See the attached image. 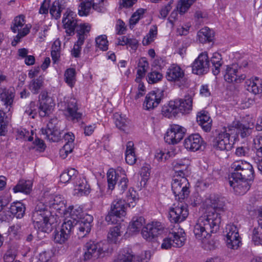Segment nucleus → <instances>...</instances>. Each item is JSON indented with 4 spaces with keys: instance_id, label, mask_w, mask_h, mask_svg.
Returning a JSON list of instances; mask_svg holds the SVG:
<instances>
[{
    "instance_id": "nucleus-1",
    "label": "nucleus",
    "mask_w": 262,
    "mask_h": 262,
    "mask_svg": "<svg viewBox=\"0 0 262 262\" xmlns=\"http://www.w3.org/2000/svg\"><path fill=\"white\" fill-rule=\"evenodd\" d=\"M221 221L220 214L216 212H208L200 217L193 227L195 238L200 241L210 237L219 230Z\"/></svg>"
},
{
    "instance_id": "nucleus-2",
    "label": "nucleus",
    "mask_w": 262,
    "mask_h": 262,
    "mask_svg": "<svg viewBox=\"0 0 262 262\" xmlns=\"http://www.w3.org/2000/svg\"><path fill=\"white\" fill-rule=\"evenodd\" d=\"M52 217L51 211L42 202H39L32 212V220L35 228L39 231L49 233L52 231V224L50 221Z\"/></svg>"
},
{
    "instance_id": "nucleus-3",
    "label": "nucleus",
    "mask_w": 262,
    "mask_h": 262,
    "mask_svg": "<svg viewBox=\"0 0 262 262\" xmlns=\"http://www.w3.org/2000/svg\"><path fill=\"white\" fill-rule=\"evenodd\" d=\"M93 221V217L91 215H85L79 222L72 219H66L60 229L63 232L70 235L72 230L75 228L79 232L78 234L84 236L90 232Z\"/></svg>"
},
{
    "instance_id": "nucleus-4",
    "label": "nucleus",
    "mask_w": 262,
    "mask_h": 262,
    "mask_svg": "<svg viewBox=\"0 0 262 262\" xmlns=\"http://www.w3.org/2000/svg\"><path fill=\"white\" fill-rule=\"evenodd\" d=\"M231 174L229 178L233 180H249L253 181L254 171L252 165L244 160L235 161L231 165Z\"/></svg>"
},
{
    "instance_id": "nucleus-5",
    "label": "nucleus",
    "mask_w": 262,
    "mask_h": 262,
    "mask_svg": "<svg viewBox=\"0 0 262 262\" xmlns=\"http://www.w3.org/2000/svg\"><path fill=\"white\" fill-rule=\"evenodd\" d=\"M189 183L186 178L173 176L171 188L176 199L180 201L187 198L189 194Z\"/></svg>"
},
{
    "instance_id": "nucleus-6",
    "label": "nucleus",
    "mask_w": 262,
    "mask_h": 262,
    "mask_svg": "<svg viewBox=\"0 0 262 262\" xmlns=\"http://www.w3.org/2000/svg\"><path fill=\"white\" fill-rule=\"evenodd\" d=\"M83 250L84 260H89L99 258L104 253L106 248L101 242L90 241L85 244Z\"/></svg>"
},
{
    "instance_id": "nucleus-7",
    "label": "nucleus",
    "mask_w": 262,
    "mask_h": 262,
    "mask_svg": "<svg viewBox=\"0 0 262 262\" xmlns=\"http://www.w3.org/2000/svg\"><path fill=\"white\" fill-rule=\"evenodd\" d=\"M230 132L228 131V127H224L212 141V146L216 149L220 150H230L234 144L233 141L230 139L232 135Z\"/></svg>"
},
{
    "instance_id": "nucleus-8",
    "label": "nucleus",
    "mask_w": 262,
    "mask_h": 262,
    "mask_svg": "<svg viewBox=\"0 0 262 262\" xmlns=\"http://www.w3.org/2000/svg\"><path fill=\"white\" fill-rule=\"evenodd\" d=\"M78 7V14L80 16H87L91 9L97 12H104L105 10L104 0H80Z\"/></svg>"
},
{
    "instance_id": "nucleus-9",
    "label": "nucleus",
    "mask_w": 262,
    "mask_h": 262,
    "mask_svg": "<svg viewBox=\"0 0 262 262\" xmlns=\"http://www.w3.org/2000/svg\"><path fill=\"white\" fill-rule=\"evenodd\" d=\"M186 132V129L183 126L172 124L165 135L164 140L168 144H176L182 140Z\"/></svg>"
},
{
    "instance_id": "nucleus-10",
    "label": "nucleus",
    "mask_w": 262,
    "mask_h": 262,
    "mask_svg": "<svg viewBox=\"0 0 262 262\" xmlns=\"http://www.w3.org/2000/svg\"><path fill=\"white\" fill-rule=\"evenodd\" d=\"M41 133L46 136V138L52 142H58L61 138L62 133L58 126L57 118L51 119L47 125L46 128H42Z\"/></svg>"
},
{
    "instance_id": "nucleus-11",
    "label": "nucleus",
    "mask_w": 262,
    "mask_h": 262,
    "mask_svg": "<svg viewBox=\"0 0 262 262\" xmlns=\"http://www.w3.org/2000/svg\"><path fill=\"white\" fill-rule=\"evenodd\" d=\"M164 230L163 225L159 222H152L147 224L142 230L143 237L147 241H152Z\"/></svg>"
},
{
    "instance_id": "nucleus-12",
    "label": "nucleus",
    "mask_w": 262,
    "mask_h": 262,
    "mask_svg": "<svg viewBox=\"0 0 262 262\" xmlns=\"http://www.w3.org/2000/svg\"><path fill=\"white\" fill-rule=\"evenodd\" d=\"M210 60L207 52L201 53L193 61L192 66V73L202 75L207 73L209 70Z\"/></svg>"
},
{
    "instance_id": "nucleus-13",
    "label": "nucleus",
    "mask_w": 262,
    "mask_h": 262,
    "mask_svg": "<svg viewBox=\"0 0 262 262\" xmlns=\"http://www.w3.org/2000/svg\"><path fill=\"white\" fill-rule=\"evenodd\" d=\"M241 67L236 63L227 66L224 76L225 80L228 83L241 82L246 77L245 74L241 73Z\"/></svg>"
},
{
    "instance_id": "nucleus-14",
    "label": "nucleus",
    "mask_w": 262,
    "mask_h": 262,
    "mask_svg": "<svg viewBox=\"0 0 262 262\" xmlns=\"http://www.w3.org/2000/svg\"><path fill=\"white\" fill-rule=\"evenodd\" d=\"M253 125L249 123H243L239 121H233L231 125L228 126V131L231 134L235 133L237 136L245 138L250 136L253 131Z\"/></svg>"
},
{
    "instance_id": "nucleus-15",
    "label": "nucleus",
    "mask_w": 262,
    "mask_h": 262,
    "mask_svg": "<svg viewBox=\"0 0 262 262\" xmlns=\"http://www.w3.org/2000/svg\"><path fill=\"white\" fill-rule=\"evenodd\" d=\"M184 145L188 150L196 151L203 150L205 147V142L199 134H193L185 139Z\"/></svg>"
},
{
    "instance_id": "nucleus-16",
    "label": "nucleus",
    "mask_w": 262,
    "mask_h": 262,
    "mask_svg": "<svg viewBox=\"0 0 262 262\" xmlns=\"http://www.w3.org/2000/svg\"><path fill=\"white\" fill-rule=\"evenodd\" d=\"M188 215V210L186 205L179 204L169 209V217L171 222L177 223L184 221Z\"/></svg>"
},
{
    "instance_id": "nucleus-17",
    "label": "nucleus",
    "mask_w": 262,
    "mask_h": 262,
    "mask_svg": "<svg viewBox=\"0 0 262 262\" xmlns=\"http://www.w3.org/2000/svg\"><path fill=\"white\" fill-rule=\"evenodd\" d=\"M252 149L255 154L253 160L258 171L262 173V135H258L254 138Z\"/></svg>"
},
{
    "instance_id": "nucleus-18",
    "label": "nucleus",
    "mask_w": 262,
    "mask_h": 262,
    "mask_svg": "<svg viewBox=\"0 0 262 262\" xmlns=\"http://www.w3.org/2000/svg\"><path fill=\"white\" fill-rule=\"evenodd\" d=\"M163 98V92H151L146 96L143 105L147 110H152L158 106Z\"/></svg>"
},
{
    "instance_id": "nucleus-19",
    "label": "nucleus",
    "mask_w": 262,
    "mask_h": 262,
    "mask_svg": "<svg viewBox=\"0 0 262 262\" xmlns=\"http://www.w3.org/2000/svg\"><path fill=\"white\" fill-rule=\"evenodd\" d=\"M251 181L249 180H233V178H229V183L234 190V192L237 195H243L245 194L250 188V182Z\"/></svg>"
},
{
    "instance_id": "nucleus-20",
    "label": "nucleus",
    "mask_w": 262,
    "mask_h": 262,
    "mask_svg": "<svg viewBox=\"0 0 262 262\" xmlns=\"http://www.w3.org/2000/svg\"><path fill=\"white\" fill-rule=\"evenodd\" d=\"M184 76V72L183 70L177 64H173L167 69L166 77L170 81H179Z\"/></svg>"
},
{
    "instance_id": "nucleus-21",
    "label": "nucleus",
    "mask_w": 262,
    "mask_h": 262,
    "mask_svg": "<svg viewBox=\"0 0 262 262\" xmlns=\"http://www.w3.org/2000/svg\"><path fill=\"white\" fill-rule=\"evenodd\" d=\"M73 12H70L67 15L64 14L62 23L66 32L69 35L74 34L75 28L77 26V20L73 17Z\"/></svg>"
},
{
    "instance_id": "nucleus-22",
    "label": "nucleus",
    "mask_w": 262,
    "mask_h": 262,
    "mask_svg": "<svg viewBox=\"0 0 262 262\" xmlns=\"http://www.w3.org/2000/svg\"><path fill=\"white\" fill-rule=\"evenodd\" d=\"M193 98L190 95H185L183 99H176L177 107L182 114H189L192 108Z\"/></svg>"
},
{
    "instance_id": "nucleus-23",
    "label": "nucleus",
    "mask_w": 262,
    "mask_h": 262,
    "mask_svg": "<svg viewBox=\"0 0 262 262\" xmlns=\"http://www.w3.org/2000/svg\"><path fill=\"white\" fill-rule=\"evenodd\" d=\"M169 234L170 238H172L173 247L180 248L184 246L186 238L185 233L183 229H178L177 231H173Z\"/></svg>"
},
{
    "instance_id": "nucleus-24",
    "label": "nucleus",
    "mask_w": 262,
    "mask_h": 262,
    "mask_svg": "<svg viewBox=\"0 0 262 262\" xmlns=\"http://www.w3.org/2000/svg\"><path fill=\"white\" fill-rule=\"evenodd\" d=\"M63 214L66 215L69 214L70 216V219L78 222L80 220H81L82 219L84 218L85 215H89L87 213H84L82 211V208L78 206H70L68 210L66 209Z\"/></svg>"
},
{
    "instance_id": "nucleus-25",
    "label": "nucleus",
    "mask_w": 262,
    "mask_h": 262,
    "mask_svg": "<svg viewBox=\"0 0 262 262\" xmlns=\"http://www.w3.org/2000/svg\"><path fill=\"white\" fill-rule=\"evenodd\" d=\"M197 122L206 132H210L211 128L212 120L207 112L202 111L197 115Z\"/></svg>"
},
{
    "instance_id": "nucleus-26",
    "label": "nucleus",
    "mask_w": 262,
    "mask_h": 262,
    "mask_svg": "<svg viewBox=\"0 0 262 262\" xmlns=\"http://www.w3.org/2000/svg\"><path fill=\"white\" fill-rule=\"evenodd\" d=\"M77 110L78 107L76 100L75 99H71L67 104L66 115L73 120L75 119L78 120L81 118L82 114L77 112Z\"/></svg>"
},
{
    "instance_id": "nucleus-27",
    "label": "nucleus",
    "mask_w": 262,
    "mask_h": 262,
    "mask_svg": "<svg viewBox=\"0 0 262 262\" xmlns=\"http://www.w3.org/2000/svg\"><path fill=\"white\" fill-rule=\"evenodd\" d=\"M39 116L44 117L49 115L52 112L53 106L52 98H49L45 100H39Z\"/></svg>"
},
{
    "instance_id": "nucleus-28",
    "label": "nucleus",
    "mask_w": 262,
    "mask_h": 262,
    "mask_svg": "<svg viewBox=\"0 0 262 262\" xmlns=\"http://www.w3.org/2000/svg\"><path fill=\"white\" fill-rule=\"evenodd\" d=\"M178 102H176V99L174 100L170 101L167 105H165L162 108V113L163 115L169 118L176 116L179 112V107H177Z\"/></svg>"
},
{
    "instance_id": "nucleus-29",
    "label": "nucleus",
    "mask_w": 262,
    "mask_h": 262,
    "mask_svg": "<svg viewBox=\"0 0 262 262\" xmlns=\"http://www.w3.org/2000/svg\"><path fill=\"white\" fill-rule=\"evenodd\" d=\"M73 184L75 187V190L77 191L76 193L82 195L87 194L90 192V186L84 178L79 177L78 179L73 182Z\"/></svg>"
},
{
    "instance_id": "nucleus-30",
    "label": "nucleus",
    "mask_w": 262,
    "mask_h": 262,
    "mask_svg": "<svg viewBox=\"0 0 262 262\" xmlns=\"http://www.w3.org/2000/svg\"><path fill=\"white\" fill-rule=\"evenodd\" d=\"M247 90L254 94L262 92V79L255 77L252 80L246 81Z\"/></svg>"
},
{
    "instance_id": "nucleus-31",
    "label": "nucleus",
    "mask_w": 262,
    "mask_h": 262,
    "mask_svg": "<svg viewBox=\"0 0 262 262\" xmlns=\"http://www.w3.org/2000/svg\"><path fill=\"white\" fill-rule=\"evenodd\" d=\"M32 183L30 180H20L13 188V192L29 194L32 190Z\"/></svg>"
},
{
    "instance_id": "nucleus-32",
    "label": "nucleus",
    "mask_w": 262,
    "mask_h": 262,
    "mask_svg": "<svg viewBox=\"0 0 262 262\" xmlns=\"http://www.w3.org/2000/svg\"><path fill=\"white\" fill-rule=\"evenodd\" d=\"M173 170L174 171L173 176L186 178V177L190 174V170L187 164L181 162H176L173 164Z\"/></svg>"
},
{
    "instance_id": "nucleus-33",
    "label": "nucleus",
    "mask_w": 262,
    "mask_h": 262,
    "mask_svg": "<svg viewBox=\"0 0 262 262\" xmlns=\"http://www.w3.org/2000/svg\"><path fill=\"white\" fill-rule=\"evenodd\" d=\"M44 78L39 76L36 78L32 79L29 84V89L33 94H37L43 86Z\"/></svg>"
},
{
    "instance_id": "nucleus-34",
    "label": "nucleus",
    "mask_w": 262,
    "mask_h": 262,
    "mask_svg": "<svg viewBox=\"0 0 262 262\" xmlns=\"http://www.w3.org/2000/svg\"><path fill=\"white\" fill-rule=\"evenodd\" d=\"M134 146V144L132 141H128L126 144L125 161L130 165L134 164L137 160Z\"/></svg>"
},
{
    "instance_id": "nucleus-35",
    "label": "nucleus",
    "mask_w": 262,
    "mask_h": 262,
    "mask_svg": "<svg viewBox=\"0 0 262 262\" xmlns=\"http://www.w3.org/2000/svg\"><path fill=\"white\" fill-rule=\"evenodd\" d=\"M25 209V206L23 203L17 202L11 205L9 208V211L12 215L16 216V218L20 219L23 217Z\"/></svg>"
},
{
    "instance_id": "nucleus-36",
    "label": "nucleus",
    "mask_w": 262,
    "mask_h": 262,
    "mask_svg": "<svg viewBox=\"0 0 262 262\" xmlns=\"http://www.w3.org/2000/svg\"><path fill=\"white\" fill-rule=\"evenodd\" d=\"M209 205L215 210L214 212L217 213V211L223 210L225 204V199L224 198L214 195L211 196L209 199Z\"/></svg>"
},
{
    "instance_id": "nucleus-37",
    "label": "nucleus",
    "mask_w": 262,
    "mask_h": 262,
    "mask_svg": "<svg viewBox=\"0 0 262 262\" xmlns=\"http://www.w3.org/2000/svg\"><path fill=\"white\" fill-rule=\"evenodd\" d=\"M199 40L201 43L211 42L213 39V31L208 27L202 28L198 33Z\"/></svg>"
},
{
    "instance_id": "nucleus-38",
    "label": "nucleus",
    "mask_w": 262,
    "mask_h": 262,
    "mask_svg": "<svg viewBox=\"0 0 262 262\" xmlns=\"http://www.w3.org/2000/svg\"><path fill=\"white\" fill-rule=\"evenodd\" d=\"M124 201L119 199L115 200L111 206V210L118 216H124L126 214Z\"/></svg>"
},
{
    "instance_id": "nucleus-39",
    "label": "nucleus",
    "mask_w": 262,
    "mask_h": 262,
    "mask_svg": "<svg viewBox=\"0 0 262 262\" xmlns=\"http://www.w3.org/2000/svg\"><path fill=\"white\" fill-rule=\"evenodd\" d=\"M134 255L129 249L120 251L114 262H133Z\"/></svg>"
},
{
    "instance_id": "nucleus-40",
    "label": "nucleus",
    "mask_w": 262,
    "mask_h": 262,
    "mask_svg": "<svg viewBox=\"0 0 262 262\" xmlns=\"http://www.w3.org/2000/svg\"><path fill=\"white\" fill-rule=\"evenodd\" d=\"M144 223L145 220L142 216L133 217L128 226L130 232L132 233L139 232Z\"/></svg>"
},
{
    "instance_id": "nucleus-41",
    "label": "nucleus",
    "mask_w": 262,
    "mask_h": 262,
    "mask_svg": "<svg viewBox=\"0 0 262 262\" xmlns=\"http://www.w3.org/2000/svg\"><path fill=\"white\" fill-rule=\"evenodd\" d=\"M91 26L88 24H83L77 26V40H81V42H84V40L87 38L88 34L90 31Z\"/></svg>"
},
{
    "instance_id": "nucleus-42",
    "label": "nucleus",
    "mask_w": 262,
    "mask_h": 262,
    "mask_svg": "<svg viewBox=\"0 0 262 262\" xmlns=\"http://www.w3.org/2000/svg\"><path fill=\"white\" fill-rule=\"evenodd\" d=\"M49 205L57 210L62 211L64 213L66 211V205L61 195H56L50 201Z\"/></svg>"
},
{
    "instance_id": "nucleus-43",
    "label": "nucleus",
    "mask_w": 262,
    "mask_h": 262,
    "mask_svg": "<svg viewBox=\"0 0 262 262\" xmlns=\"http://www.w3.org/2000/svg\"><path fill=\"white\" fill-rule=\"evenodd\" d=\"M149 68L148 62L144 59L142 58L138 63V69L137 70L138 76L136 78V81L139 82L141 79L144 77L145 72Z\"/></svg>"
},
{
    "instance_id": "nucleus-44",
    "label": "nucleus",
    "mask_w": 262,
    "mask_h": 262,
    "mask_svg": "<svg viewBox=\"0 0 262 262\" xmlns=\"http://www.w3.org/2000/svg\"><path fill=\"white\" fill-rule=\"evenodd\" d=\"M210 61L214 67L212 72L214 75H217L220 73V68L222 64L221 55L219 53H213Z\"/></svg>"
},
{
    "instance_id": "nucleus-45",
    "label": "nucleus",
    "mask_w": 262,
    "mask_h": 262,
    "mask_svg": "<svg viewBox=\"0 0 262 262\" xmlns=\"http://www.w3.org/2000/svg\"><path fill=\"white\" fill-rule=\"evenodd\" d=\"M113 119L117 127L121 130H125L128 123L125 116H123L119 113H116L114 114Z\"/></svg>"
},
{
    "instance_id": "nucleus-46",
    "label": "nucleus",
    "mask_w": 262,
    "mask_h": 262,
    "mask_svg": "<svg viewBox=\"0 0 262 262\" xmlns=\"http://www.w3.org/2000/svg\"><path fill=\"white\" fill-rule=\"evenodd\" d=\"M14 97V93L9 90H3L2 92L0 93V98L7 106L11 105L13 102Z\"/></svg>"
},
{
    "instance_id": "nucleus-47",
    "label": "nucleus",
    "mask_w": 262,
    "mask_h": 262,
    "mask_svg": "<svg viewBox=\"0 0 262 262\" xmlns=\"http://www.w3.org/2000/svg\"><path fill=\"white\" fill-rule=\"evenodd\" d=\"M120 236V226L117 225L110 228L107 238L110 242L112 243H117Z\"/></svg>"
},
{
    "instance_id": "nucleus-48",
    "label": "nucleus",
    "mask_w": 262,
    "mask_h": 262,
    "mask_svg": "<svg viewBox=\"0 0 262 262\" xmlns=\"http://www.w3.org/2000/svg\"><path fill=\"white\" fill-rule=\"evenodd\" d=\"M25 24V16L23 15H20L16 16L13 22V25L11 28L14 33L17 32H22V27Z\"/></svg>"
},
{
    "instance_id": "nucleus-49",
    "label": "nucleus",
    "mask_w": 262,
    "mask_h": 262,
    "mask_svg": "<svg viewBox=\"0 0 262 262\" xmlns=\"http://www.w3.org/2000/svg\"><path fill=\"white\" fill-rule=\"evenodd\" d=\"M137 200L136 191L132 188H129L124 200V202H126V205L128 207H134L136 205Z\"/></svg>"
},
{
    "instance_id": "nucleus-50",
    "label": "nucleus",
    "mask_w": 262,
    "mask_h": 262,
    "mask_svg": "<svg viewBox=\"0 0 262 262\" xmlns=\"http://www.w3.org/2000/svg\"><path fill=\"white\" fill-rule=\"evenodd\" d=\"M76 72L73 68L67 69L64 73V79L66 82L71 88H72L75 84L76 81Z\"/></svg>"
},
{
    "instance_id": "nucleus-51",
    "label": "nucleus",
    "mask_w": 262,
    "mask_h": 262,
    "mask_svg": "<svg viewBox=\"0 0 262 262\" xmlns=\"http://www.w3.org/2000/svg\"><path fill=\"white\" fill-rule=\"evenodd\" d=\"M157 27L156 26H152L143 39L142 43L144 46H147L154 40L157 35Z\"/></svg>"
},
{
    "instance_id": "nucleus-52",
    "label": "nucleus",
    "mask_w": 262,
    "mask_h": 262,
    "mask_svg": "<svg viewBox=\"0 0 262 262\" xmlns=\"http://www.w3.org/2000/svg\"><path fill=\"white\" fill-rule=\"evenodd\" d=\"M145 11L146 10L144 9L140 8L133 14L129 21L130 28H133L141 18L142 17Z\"/></svg>"
},
{
    "instance_id": "nucleus-53",
    "label": "nucleus",
    "mask_w": 262,
    "mask_h": 262,
    "mask_svg": "<svg viewBox=\"0 0 262 262\" xmlns=\"http://www.w3.org/2000/svg\"><path fill=\"white\" fill-rule=\"evenodd\" d=\"M70 235L60 229L59 231H55L54 233V241L55 243L62 244L64 243L70 237Z\"/></svg>"
},
{
    "instance_id": "nucleus-54",
    "label": "nucleus",
    "mask_w": 262,
    "mask_h": 262,
    "mask_svg": "<svg viewBox=\"0 0 262 262\" xmlns=\"http://www.w3.org/2000/svg\"><path fill=\"white\" fill-rule=\"evenodd\" d=\"M108 188L109 189H114L117 180V173L113 169H110L107 173Z\"/></svg>"
},
{
    "instance_id": "nucleus-55",
    "label": "nucleus",
    "mask_w": 262,
    "mask_h": 262,
    "mask_svg": "<svg viewBox=\"0 0 262 262\" xmlns=\"http://www.w3.org/2000/svg\"><path fill=\"white\" fill-rule=\"evenodd\" d=\"M226 243L227 247L233 250L237 249L242 245V242L239 236L226 238Z\"/></svg>"
},
{
    "instance_id": "nucleus-56",
    "label": "nucleus",
    "mask_w": 262,
    "mask_h": 262,
    "mask_svg": "<svg viewBox=\"0 0 262 262\" xmlns=\"http://www.w3.org/2000/svg\"><path fill=\"white\" fill-rule=\"evenodd\" d=\"M202 243V247L207 250H211L215 249L217 244V242L210 237L205 238V239L200 241Z\"/></svg>"
},
{
    "instance_id": "nucleus-57",
    "label": "nucleus",
    "mask_w": 262,
    "mask_h": 262,
    "mask_svg": "<svg viewBox=\"0 0 262 262\" xmlns=\"http://www.w3.org/2000/svg\"><path fill=\"white\" fill-rule=\"evenodd\" d=\"M37 105L34 101H31L28 106H27L24 111V115L29 116L32 119H34L37 115Z\"/></svg>"
},
{
    "instance_id": "nucleus-58",
    "label": "nucleus",
    "mask_w": 262,
    "mask_h": 262,
    "mask_svg": "<svg viewBox=\"0 0 262 262\" xmlns=\"http://www.w3.org/2000/svg\"><path fill=\"white\" fill-rule=\"evenodd\" d=\"M225 232L226 233V238L239 236L238 230L237 227L234 224H230L227 225L225 228Z\"/></svg>"
},
{
    "instance_id": "nucleus-59",
    "label": "nucleus",
    "mask_w": 262,
    "mask_h": 262,
    "mask_svg": "<svg viewBox=\"0 0 262 262\" xmlns=\"http://www.w3.org/2000/svg\"><path fill=\"white\" fill-rule=\"evenodd\" d=\"M96 46L100 50L106 51L108 49V41L107 37L105 35H102L98 36L95 39Z\"/></svg>"
},
{
    "instance_id": "nucleus-60",
    "label": "nucleus",
    "mask_w": 262,
    "mask_h": 262,
    "mask_svg": "<svg viewBox=\"0 0 262 262\" xmlns=\"http://www.w3.org/2000/svg\"><path fill=\"white\" fill-rule=\"evenodd\" d=\"M30 27L26 25L24 28H23L22 32H17L18 34L14 37V39L11 42L12 46H15L20 40L21 38L27 35L30 32Z\"/></svg>"
},
{
    "instance_id": "nucleus-61",
    "label": "nucleus",
    "mask_w": 262,
    "mask_h": 262,
    "mask_svg": "<svg viewBox=\"0 0 262 262\" xmlns=\"http://www.w3.org/2000/svg\"><path fill=\"white\" fill-rule=\"evenodd\" d=\"M162 75L157 71H152L147 75L146 79L150 84L155 83L159 81L162 78Z\"/></svg>"
},
{
    "instance_id": "nucleus-62",
    "label": "nucleus",
    "mask_w": 262,
    "mask_h": 262,
    "mask_svg": "<svg viewBox=\"0 0 262 262\" xmlns=\"http://www.w3.org/2000/svg\"><path fill=\"white\" fill-rule=\"evenodd\" d=\"M61 8L58 2H54L50 10L51 15L55 19L59 18L61 16Z\"/></svg>"
},
{
    "instance_id": "nucleus-63",
    "label": "nucleus",
    "mask_w": 262,
    "mask_h": 262,
    "mask_svg": "<svg viewBox=\"0 0 262 262\" xmlns=\"http://www.w3.org/2000/svg\"><path fill=\"white\" fill-rule=\"evenodd\" d=\"M54 255L53 250L43 251L39 254V259L41 262H52V258Z\"/></svg>"
},
{
    "instance_id": "nucleus-64",
    "label": "nucleus",
    "mask_w": 262,
    "mask_h": 262,
    "mask_svg": "<svg viewBox=\"0 0 262 262\" xmlns=\"http://www.w3.org/2000/svg\"><path fill=\"white\" fill-rule=\"evenodd\" d=\"M252 242L255 245H262V233L255 228L252 231Z\"/></svg>"
}]
</instances>
